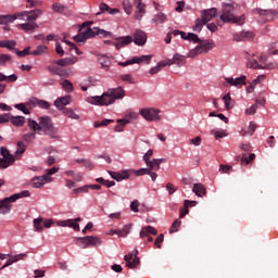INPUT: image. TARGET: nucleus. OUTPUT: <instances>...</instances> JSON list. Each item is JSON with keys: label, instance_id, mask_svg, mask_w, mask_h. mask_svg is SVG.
I'll return each instance as SVG.
<instances>
[{"label": "nucleus", "instance_id": "f257e3e1", "mask_svg": "<svg viewBox=\"0 0 278 278\" xmlns=\"http://www.w3.org/2000/svg\"><path fill=\"white\" fill-rule=\"evenodd\" d=\"M38 16H42V10L40 9H35L31 11H22L13 15H0V25H8L9 23H14V21H16L17 18L18 21L25 22L17 25L20 29H22L23 31H34L39 27L38 23H36V21H38Z\"/></svg>", "mask_w": 278, "mask_h": 278}, {"label": "nucleus", "instance_id": "f03ea898", "mask_svg": "<svg viewBox=\"0 0 278 278\" xmlns=\"http://www.w3.org/2000/svg\"><path fill=\"white\" fill-rule=\"evenodd\" d=\"M28 127L33 131H42L50 140H60V129L55 127L50 116H41L38 122L28 119Z\"/></svg>", "mask_w": 278, "mask_h": 278}, {"label": "nucleus", "instance_id": "7ed1b4c3", "mask_svg": "<svg viewBox=\"0 0 278 278\" xmlns=\"http://www.w3.org/2000/svg\"><path fill=\"white\" fill-rule=\"evenodd\" d=\"M220 21L224 23H236L237 25H244V15L236 16V4L224 3L222 8Z\"/></svg>", "mask_w": 278, "mask_h": 278}, {"label": "nucleus", "instance_id": "20e7f679", "mask_svg": "<svg viewBox=\"0 0 278 278\" xmlns=\"http://www.w3.org/2000/svg\"><path fill=\"white\" fill-rule=\"evenodd\" d=\"M189 42L198 43V46L191 49L188 53V58H197V55H203L210 53L212 49H215L216 43L212 39L202 40L198 37V40H189Z\"/></svg>", "mask_w": 278, "mask_h": 278}, {"label": "nucleus", "instance_id": "39448f33", "mask_svg": "<svg viewBox=\"0 0 278 278\" xmlns=\"http://www.w3.org/2000/svg\"><path fill=\"white\" fill-rule=\"evenodd\" d=\"M23 197H29V192L25 190L0 200V214L2 216L10 214V212H12V204L15 203V201H18V199H23Z\"/></svg>", "mask_w": 278, "mask_h": 278}, {"label": "nucleus", "instance_id": "423d86ee", "mask_svg": "<svg viewBox=\"0 0 278 278\" xmlns=\"http://www.w3.org/2000/svg\"><path fill=\"white\" fill-rule=\"evenodd\" d=\"M216 8L201 11V18L195 20V25L193 26V31H201L203 25H207L214 16H216Z\"/></svg>", "mask_w": 278, "mask_h": 278}, {"label": "nucleus", "instance_id": "0eeeda50", "mask_svg": "<svg viewBox=\"0 0 278 278\" xmlns=\"http://www.w3.org/2000/svg\"><path fill=\"white\" fill-rule=\"evenodd\" d=\"M86 101L91 105H112L115 100L112 97V91L109 89L102 96L88 97Z\"/></svg>", "mask_w": 278, "mask_h": 278}, {"label": "nucleus", "instance_id": "6e6552de", "mask_svg": "<svg viewBox=\"0 0 278 278\" xmlns=\"http://www.w3.org/2000/svg\"><path fill=\"white\" fill-rule=\"evenodd\" d=\"M86 25H92V22H85L83 23V27L79 29V34L74 36V40L76 42H86V40L90 38H94V27L93 28H85Z\"/></svg>", "mask_w": 278, "mask_h": 278}, {"label": "nucleus", "instance_id": "1a4fd4ad", "mask_svg": "<svg viewBox=\"0 0 278 278\" xmlns=\"http://www.w3.org/2000/svg\"><path fill=\"white\" fill-rule=\"evenodd\" d=\"M139 114L142 115V118H144V121L154 122V123H156L162 118V116H160V110L153 109V108L141 109L139 111Z\"/></svg>", "mask_w": 278, "mask_h": 278}, {"label": "nucleus", "instance_id": "9d476101", "mask_svg": "<svg viewBox=\"0 0 278 278\" xmlns=\"http://www.w3.org/2000/svg\"><path fill=\"white\" fill-rule=\"evenodd\" d=\"M0 153L3 159H0V168H8V166L14 164L16 159L14 155L10 154V151L5 148L0 149Z\"/></svg>", "mask_w": 278, "mask_h": 278}, {"label": "nucleus", "instance_id": "9b49d317", "mask_svg": "<svg viewBox=\"0 0 278 278\" xmlns=\"http://www.w3.org/2000/svg\"><path fill=\"white\" fill-rule=\"evenodd\" d=\"M78 240L83 244V249L88 247H101V238L94 236L79 237Z\"/></svg>", "mask_w": 278, "mask_h": 278}, {"label": "nucleus", "instance_id": "f8f14e48", "mask_svg": "<svg viewBox=\"0 0 278 278\" xmlns=\"http://www.w3.org/2000/svg\"><path fill=\"white\" fill-rule=\"evenodd\" d=\"M247 66L248 68H257L265 71H273V68L276 67L275 63L260 64L255 59H248Z\"/></svg>", "mask_w": 278, "mask_h": 278}, {"label": "nucleus", "instance_id": "ddd939ff", "mask_svg": "<svg viewBox=\"0 0 278 278\" xmlns=\"http://www.w3.org/2000/svg\"><path fill=\"white\" fill-rule=\"evenodd\" d=\"M127 268H136L140 264V258H138V250H134L132 253L124 256Z\"/></svg>", "mask_w": 278, "mask_h": 278}, {"label": "nucleus", "instance_id": "4468645a", "mask_svg": "<svg viewBox=\"0 0 278 278\" xmlns=\"http://www.w3.org/2000/svg\"><path fill=\"white\" fill-rule=\"evenodd\" d=\"M142 62H146L147 64H149V62H151V55H142V56H135L128 61L125 62H119L118 66H129L131 64H142Z\"/></svg>", "mask_w": 278, "mask_h": 278}, {"label": "nucleus", "instance_id": "2eb2a0df", "mask_svg": "<svg viewBox=\"0 0 278 278\" xmlns=\"http://www.w3.org/2000/svg\"><path fill=\"white\" fill-rule=\"evenodd\" d=\"M53 181V177L48 176H35L31 179L33 188H45V184H51Z\"/></svg>", "mask_w": 278, "mask_h": 278}, {"label": "nucleus", "instance_id": "dca6fc26", "mask_svg": "<svg viewBox=\"0 0 278 278\" xmlns=\"http://www.w3.org/2000/svg\"><path fill=\"white\" fill-rule=\"evenodd\" d=\"M81 222V217H77L75 219H66L56 222L58 227H71L74 231H79V223Z\"/></svg>", "mask_w": 278, "mask_h": 278}, {"label": "nucleus", "instance_id": "f3484780", "mask_svg": "<svg viewBox=\"0 0 278 278\" xmlns=\"http://www.w3.org/2000/svg\"><path fill=\"white\" fill-rule=\"evenodd\" d=\"M132 42L138 45V47H144V45H147V33L140 29H136L132 35Z\"/></svg>", "mask_w": 278, "mask_h": 278}, {"label": "nucleus", "instance_id": "a211bd4d", "mask_svg": "<svg viewBox=\"0 0 278 278\" xmlns=\"http://www.w3.org/2000/svg\"><path fill=\"white\" fill-rule=\"evenodd\" d=\"M26 105L28 108H40L41 110H49V108H51V103L37 98H31L30 100H28Z\"/></svg>", "mask_w": 278, "mask_h": 278}, {"label": "nucleus", "instance_id": "6ab92c4d", "mask_svg": "<svg viewBox=\"0 0 278 278\" xmlns=\"http://www.w3.org/2000/svg\"><path fill=\"white\" fill-rule=\"evenodd\" d=\"M254 14H258L260 16H264L267 21H275L278 16V12L275 10H263V9H255L253 10Z\"/></svg>", "mask_w": 278, "mask_h": 278}, {"label": "nucleus", "instance_id": "aec40b11", "mask_svg": "<svg viewBox=\"0 0 278 278\" xmlns=\"http://www.w3.org/2000/svg\"><path fill=\"white\" fill-rule=\"evenodd\" d=\"M112 179H115V181H123L125 179H129L131 177V170L124 169L122 172H109Z\"/></svg>", "mask_w": 278, "mask_h": 278}, {"label": "nucleus", "instance_id": "412c9836", "mask_svg": "<svg viewBox=\"0 0 278 278\" xmlns=\"http://www.w3.org/2000/svg\"><path fill=\"white\" fill-rule=\"evenodd\" d=\"M229 86H235L236 88H242V86H247V76H240L238 78H225Z\"/></svg>", "mask_w": 278, "mask_h": 278}, {"label": "nucleus", "instance_id": "4be33fe9", "mask_svg": "<svg viewBox=\"0 0 278 278\" xmlns=\"http://www.w3.org/2000/svg\"><path fill=\"white\" fill-rule=\"evenodd\" d=\"M25 257H27V254H25V253H20V254H16V255L9 256V260L1 267V270L8 268L9 266H12V264H16V262H21V260H25Z\"/></svg>", "mask_w": 278, "mask_h": 278}, {"label": "nucleus", "instance_id": "5701e85b", "mask_svg": "<svg viewBox=\"0 0 278 278\" xmlns=\"http://www.w3.org/2000/svg\"><path fill=\"white\" fill-rule=\"evenodd\" d=\"M253 37H254V35H253L252 31H245V30H243V31H241V33L235 34V35H233V40H235L236 42H242V41H244V40H251V39H253Z\"/></svg>", "mask_w": 278, "mask_h": 278}, {"label": "nucleus", "instance_id": "b1692460", "mask_svg": "<svg viewBox=\"0 0 278 278\" xmlns=\"http://www.w3.org/2000/svg\"><path fill=\"white\" fill-rule=\"evenodd\" d=\"M173 36H181L182 40H199V36L193 33H184L181 30H173L170 33Z\"/></svg>", "mask_w": 278, "mask_h": 278}, {"label": "nucleus", "instance_id": "393cba45", "mask_svg": "<svg viewBox=\"0 0 278 278\" xmlns=\"http://www.w3.org/2000/svg\"><path fill=\"white\" fill-rule=\"evenodd\" d=\"M131 42H134V37H121L119 39H117V42L115 43V49L119 51V49H123V47H127V45H131Z\"/></svg>", "mask_w": 278, "mask_h": 278}, {"label": "nucleus", "instance_id": "a878e982", "mask_svg": "<svg viewBox=\"0 0 278 278\" xmlns=\"http://www.w3.org/2000/svg\"><path fill=\"white\" fill-rule=\"evenodd\" d=\"M77 56L74 58H65V59H60L58 61H54V64L56 66H73V64H77Z\"/></svg>", "mask_w": 278, "mask_h": 278}, {"label": "nucleus", "instance_id": "bb28decb", "mask_svg": "<svg viewBox=\"0 0 278 278\" xmlns=\"http://www.w3.org/2000/svg\"><path fill=\"white\" fill-rule=\"evenodd\" d=\"M135 5L137 9L135 18L137 21H142V16H144V4H142V0H135Z\"/></svg>", "mask_w": 278, "mask_h": 278}, {"label": "nucleus", "instance_id": "cd10ccee", "mask_svg": "<svg viewBox=\"0 0 278 278\" xmlns=\"http://www.w3.org/2000/svg\"><path fill=\"white\" fill-rule=\"evenodd\" d=\"M181 62H186V56L179 53L174 54L173 59L165 60V64L167 66H173V64H181Z\"/></svg>", "mask_w": 278, "mask_h": 278}, {"label": "nucleus", "instance_id": "c85d7f7f", "mask_svg": "<svg viewBox=\"0 0 278 278\" xmlns=\"http://www.w3.org/2000/svg\"><path fill=\"white\" fill-rule=\"evenodd\" d=\"M70 103H71V96H64V97L58 98L54 101V105L58 110H62L64 105H68Z\"/></svg>", "mask_w": 278, "mask_h": 278}, {"label": "nucleus", "instance_id": "c756f323", "mask_svg": "<svg viewBox=\"0 0 278 278\" xmlns=\"http://www.w3.org/2000/svg\"><path fill=\"white\" fill-rule=\"evenodd\" d=\"M167 21V16L166 14L159 12L156 13L152 18H151V23H153L154 25H162L163 23H166Z\"/></svg>", "mask_w": 278, "mask_h": 278}, {"label": "nucleus", "instance_id": "7c9ffc66", "mask_svg": "<svg viewBox=\"0 0 278 278\" xmlns=\"http://www.w3.org/2000/svg\"><path fill=\"white\" fill-rule=\"evenodd\" d=\"M149 233L152 236H157V230L153 226H146L140 231V238H147Z\"/></svg>", "mask_w": 278, "mask_h": 278}, {"label": "nucleus", "instance_id": "2f4dec72", "mask_svg": "<svg viewBox=\"0 0 278 278\" xmlns=\"http://www.w3.org/2000/svg\"><path fill=\"white\" fill-rule=\"evenodd\" d=\"M109 91L111 92V94L115 101H116V99H123V97H125V90L123 89V87L109 89Z\"/></svg>", "mask_w": 278, "mask_h": 278}, {"label": "nucleus", "instance_id": "473e14b6", "mask_svg": "<svg viewBox=\"0 0 278 278\" xmlns=\"http://www.w3.org/2000/svg\"><path fill=\"white\" fill-rule=\"evenodd\" d=\"M223 101L225 103L226 110H233V108L236 105V101H233V99H231V93L225 94L223 97Z\"/></svg>", "mask_w": 278, "mask_h": 278}, {"label": "nucleus", "instance_id": "72a5a7b5", "mask_svg": "<svg viewBox=\"0 0 278 278\" xmlns=\"http://www.w3.org/2000/svg\"><path fill=\"white\" fill-rule=\"evenodd\" d=\"M192 192H194V194H197V197H205V194H206L205 186H203L201 184H194Z\"/></svg>", "mask_w": 278, "mask_h": 278}, {"label": "nucleus", "instance_id": "f704fd0d", "mask_svg": "<svg viewBox=\"0 0 278 278\" xmlns=\"http://www.w3.org/2000/svg\"><path fill=\"white\" fill-rule=\"evenodd\" d=\"M48 71L49 73H51V75H59V77H64L66 75V71L58 66H53V67L48 66Z\"/></svg>", "mask_w": 278, "mask_h": 278}, {"label": "nucleus", "instance_id": "c9c22d12", "mask_svg": "<svg viewBox=\"0 0 278 278\" xmlns=\"http://www.w3.org/2000/svg\"><path fill=\"white\" fill-rule=\"evenodd\" d=\"M129 231H131V224L125 225L123 228L117 229V236L119 238H127V236H129Z\"/></svg>", "mask_w": 278, "mask_h": 278}, {"label": "nucleus", "instance_id": "e433bc0d", "mask_svg": "<svg viewBox=\"0 0 278 278\" xmlns=\"http://www.w3.org/2000/svg\"><path fill=\"white\" fill-rule=\"evenodd\" d=\"M211 136H214L216 140H220V138H227L228 134H227V130L213 129L211 130Z\"/></svg>", "mask_w": 278, "mask_h": 278}, {"label": "nucleus", "instance_id": "4c0bfd02", "mask_svg": "<svg viewBox=\"0 0 278 278\" xmlns=\"http://www.w3.org/2000/svg\"><path fill=\"white\" fill-rule=\"evenodd\" d=\"M11 123L15 127H23L25 125V116H12Z\"/></svg>", "mask_w": 278, "mask_h": 278}, {"label": "nucleus", "instance_id": "58836bf2", "mask_svg": "<svg viewBox=\"0 0 278 278\" xmlns=\"http://www.w3.org/2000/svg\"><path fill=\"white\" fill-rule=\"evenodd\" d=\"M49 53V48L47 46H38L36 50L30 52V55H45Z\"/></svg>", "mask_w": 278, "mask_h": 278}, {"label": "nucleus", "instance_id": "ea45409f", "mask_svg": "<svg viewBox=\"0 0 278 278\" xmlns=\"http://www.w3.org/2000/svg\"><path fill=\"white\" fill-rule=\"evenodd\" d=\"M164 66L166 65V61H161L156 64V66L152 67L150 70V75H157V73H160L162 71V68H164Z\"/></svg>", "mask_w": 278, "mask_h": 278}, {"label": "nucleus", "instance_id": "a19ab883", "mask_svg": "<svg viewBox=\"0 0 278 278\" xmlns=\"http://www.w3.org/2000/svg\"><path fill=\"white\" fill-rule=\"evenodd\" d=\"M33 225H34V229L36 231H42V229H45V225H43V219L42 217H39V218H35L33 220Z\"/></svg>", "mask_w": 278, "mask_h": 278}, {"label": "nucleus", "instance_id": "79ce46f5", "mask_svg": "<svg viewBox=\"0 0 278 278\" xmlns=\"http://www.w3.org/2000/svg\"><path fill=\"white\" fill-rule=\"evenodd\" d=\"M146 164L148 166V170H160V161H157V159H153Z\"/></svg>", "mask_w": 278, "mask_h": 278}, {"label": "nucleus", "instance_id": "37998d69", "mask_svg": "<svg viewBox=\"0 0 278 278\" xmlns=\"http://www.w3.org/2000/svg\"><path fill=\"white\" fill-rule=\"evenodd\" d=\"M0 47L4 49H14L16 47V41L14 40H2L0 41Z\"/></svg>", "mask_w": 278, "mask_h": 278}, {"label": "nucleus", "instance_id": "c03bdc74", "mask_svg": "<svg viewBox=\"0 0 278 278\" xmlns=\"http://www.w3.org/2000/svg\"><path fill=\"white\" fill-rule=\"evenodd\" d=\"M16 79H18V76H16V74H12V75L5 76V74L0 73V81L12 83V81H16Z\"/></svg>", "mask_w": 278, "mask_h": 278}, {"label": "nucleus", "instance_id": "a18cd8bd", "mask_svg": "<svg viewBox=\"0 0 278 278\" xmlns=\"http://www.w3.org/2000/svg\"><path fill=\"white\" fill-rule=\"evenodd\" d=\"M61 85L65 92H73V83H71V80L65 79L61 83Z\"/></svg>", "mask_w": 278, "mask_h": 278}, {"label": "nucleus", "instance_id": "49530a36", "mask_svg": "<svg viewBox=\"0 0 278 278\" xmlns=\"http://www.w3.org/2000/svg\"><path fill=\"white\" fill-rule=\"evenodd\" d=\"M52 10L55 13L62 14V12H64L66 10V7H64V4L56 2L54 4H52Z\"/></svg>", "mask_w": 278, "mask_h": 278}, {"label": "nucleus", "instance_id": "de8ad7c7", "mask_svg": "<svg viewBox=\"0 0 278 278\" xmlns=\"http://www.w3.org/2000/svg\"><path fill=\"white\" fill-rule=\"evenodd\" d=\"M27 150V146L23 143V141L17 142V150L15 151V155H23Z\"/></svg>", "mask_w": 278, "mask_h": 278}, {"label": "nucleus", "instance_id": "09e8293b", "mask_svg": "<svg viewBox=\"0 0 278 278\" xmlns=\"http://www.w3.org/2000/svg\"><path fill=\"white\" fill-rule=\"evenodd\" d=\"M94 34L96 36H101V38H108V36L112 35V33L97 27H94Z\"/></svg>", "mask_w": 278, "mask_h": 278}, {"label": "nucleus", "instance_id": "8fccbe9b", "mask_svg": "<svg viewBox=\"0 0 278 278\" xmlns=\"http://www.w3.org/2000/svg\"><path fill=\"white\" fill-rule=\"evenodd\" d=\"M117 123L119 125L115 127V131H123V127H125V125H128L129 119L127 118L117 119Z\"/></svg>", "mask_w": 278, "mask_h": 278}, {"label": "nucleus", "instance_id": "3c124183", "mask_svg": "<svg viewBox=\"0 0 278 278\" xmlns=\"http://www.w3.org/2000/svg\"><path fill=\"white\" fill-rule=\"evenodd\" d=\"M179 227H181V222L179 219L174 220V223L169 229V233H175V232L179 231Z\"/></svg>", "mask_w": 278, "mask_h": 278}, {"label": "nucleus", "instance_id": "603ef678", "mask_svg": "<svg viewBox=\"0 0 278 278\" xmlns=\"http://www.w3.org/2000/svg\"><path fill=\"white\" fill-rule=\"evenodd\" d=\"M110 123H114V121L113 119H103L101 122H94L93 126L96 128L108 127Z\"/></svg>", "mask_w": 278, "mask_h": 278}, {"label": "nucleus", "instance_id": "864d4df0", "mask_svg": "<svg viewBox=\"0 0 278 278\" xmlns=\"http://www.w3.org/2000/svg\"><path fill=\"white\" fill-rule=\"evenodd\" d=\"M256 113H257V104H253L244 111L245 116H253V114H256Z\"/></svg>", "mask_w": 278, "mask_h": 278}, {"label": "nucleus", "instance_id": "5fc2aeb1", "mask_svg": "<svg viewBox=\"0 0 278 278\" xmlns=\"http://www.w3.org/2000/svg\"><path fill=\"white\" fill-rule=\"evenodd\" d=\"M24 142H31L33 140H36V132H27L23 136Z\"/></svg>", "mask_w": 278, "mask_h": 278}, {"label": "nucleus", "instance_id": "6e6d98bb", "mask_svg": "<svg viewBox=\"0 0 278 278\" xmlns=\"http://www.w3.org/2000/svg\"><path fill=\"white\" fill-rule=\"evenodd\" d=\"M188 203H190V200H185L184 208H180V214H179L180 218H184V216H186L188 214V212H189Z\"/></svg>", "mask_w": 278, "mask_h": 278}, {"label": "nucleus", "instance_id": "4d7b16f0", "mask_svg": "<svg viewBox=\"0 0 278 278\" xmlns=\"http://www.w3.org/2000/svg\"><path fill=\"white\" fill-rule=\"evenodd\" d=\"M29 49H31L30 47L25 48L24 50L20 51L16 50V55H18V58H25V55H30L31 52H29Z\"/></svg>", "mask_w": 278, "mask_h": 278}, {"label": "nucleus", "instance_id": "13d9d810", "mask_svg": "<svg viewBox=\"0 0 278 278\" xmlns=\"http://www.w3.org/2000/svg\"><path fill=\"white\" fill-rule=\"evenodd\" d=\"M130 173H135L137 177H142V175H149V168H140L137 170H130Z\"/></svg>", "mask_w": 278, "mask_h": 278}, {"label": "nucleus", "instance_id": "bf43d9fd", "mask_svg": "<svg viewBox=\"0 0 278 278\" xmlns=\"http://www.w3.org/2000/svg\"><path fill=\"white\" fill-rule=\"evenodd\" d=\"M123 8L127 14H131V2L129 0L123 1Z\"/></svg>", "mask_w": 278, "mask_h": 278}, {"label": "nucleus", "instance_id": "052dcab7", "mask_svg": "<svg viewBox=\"0 0 278 278\" xmlns=\"http://www.w3.org/2000/svg\"><path fill=\"white\" fill-rule=\"evenodd\" d=\"M121 79H122V81H128V84H136L134 81V76H131V74L121 75Z\"/></svg>", "mask_w": 278, "mask_h": 278}, {"label": "nucleus", "instance_id": "680f3d73", "mask_svg": "<svg viewBox=\"0 0 278 278\" xmlns=\"http://www.w3.org/2000/svg\"><path fill=\"white\" fill-rule=\"evenodd\" d=\"M16 110H20L21 112H23L24 114H30L29 109H27V106L23 103L20 104H15Z\"/></svg>", "mask_w": 278, "mask_h": 278}, {"label": "nucleus", "instance_id": "e2e57ef3", "mask_svg": "<svg viewBox=\"0 0 278 278\" xmlns=\"http://www.w3.org/2000/svg\"><path fill=\"white\" fill-rule=\"evenodd\" d=\"M232 168L230 165H219V172L223 174H229L231 173Z\"/></svg>", "mask_w": 278, "mask_h": 278}, {"label": "nucleus", "instance_id": "0e129e2a", "mask_svg": "<svg viewBox=\"0 0 278 278\" xmlns=\"http://www.w3.org/2000/svg\"><path fill=\"white\" fill-rule=\"evenodd\" d=\"M138 207H140V202L138 200H134L130 204L131 212L138 213Z\"/></svg>", "mask_w": 278, "mask_h": 278}, {"label": "nucleus", "instance_id": "69168bd1", "mask_svg": "<svg viewBox=\"0 0 278 278\" xmlns=\"http://www.w3.org/2000/svg\"><path fill=\"white\" fill-rule=\"evenodd\" d=\"M55 53H58V55H60L61 58H63L64 55V48H62V45L60 42L55 43Z\"/></svg>", "mask_w": 278, "mask_h": 278}, {"label": "nucleus", "instance_id": "338daca9", "mask_svg": "<svg viewBox=\"0 0 278 278\" xmlns=\"http://www.w3.org/2000/svg\"><path fill=\"white\" fill-rule=\"evenodd\" d=\"M60 170V168L58 167H52L50 169L46 170V174H43V177H51V175H55V173H58Z\"/></svg>", "mask_w": 278, "mask_h": 278}, {"label": "nucleus", "instance_id": "774afa93", "mask_svg": "<svg viewBox=\"0 0 278 278\" xmlns=\"http://www.w3.org/2000/svg\"><path fill=\"white\" fill-rule=\"evenodd\" d=\"M264 79H266V75H260L257 78H255L254 80H252V85H254V87L260 84L261 81H264Z\"/></svg>", "mask_w": 278, "mask_h": 278}]
</instances>
